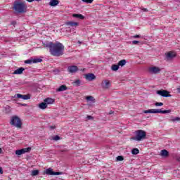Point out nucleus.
Instances as JSON below:
<instances>
[{
    "mask_svg": "<svg viewBox=\"0 0 180 180\" xmlns=\"http://www.w3.org/2000/svg\"><path fill=\"white\" fill-rule=\"evenodd\" d=\"M43 45L46 49H49L51 56L54 57H61L64 54V45L60 42L44 41Z\"/></svg>",
    "mask_w": 180,
    "mask_h": 180,
    "instance_id": "nucleus-1",
    "label": "nucleus"
},
{
    "mask_svg": "<svg viewBox=\"0 0 180 180\" xmlns=\"http://www.w3.org/2000/svg\"><path fill=\"white\" fill-rule=\"evenodd\" d=\"M13 9L15 13H26L27 6L23 2L15 1H14Z\"/></svg>",
    "mask_w": 180,
    "mask_h": 180,
    "instance_id": "nucleus-2",
    "label": "nucleus"
},
{
    "mask_svg": "<svg viewBox=\"0 0 180 180\" xmlns=\"http://www.w3.org/2000/svg\"><path fill=\"white\" fill-rule=\"evenodd\" d=\"M146 136H147V134L145 131L139 129L136 131V136L133 138L134 140L136 141H141V140H144L146 139Z\"/></svg>",
    "mask_w": 180,
    "mask_h": 180,
    "instance_id": "nucleus-3",
    "label": "nucleus"
},
{
    "mask_svg": "<svg viewBox=\"0 0 180 180\" xmlns=\"http://www.w3.org/2000/svg\"><path fill=\"white\" fill-rule=\"evenodd\" d=\"M143 113H162L163 115H165V113H171V110H162L161 109H149L143 111Z\"/></svg>",
    "mask_w": 180,
    "mask_h": 180,
    "instance_id": "nucleus-4",
    "label": "nucleus"
},
{
    "mask_svg": "<svg viewBox=\"0 0 180 180\" xmlns=\"http://www.w3.org/2000/svg\"><path fill=\"white\" fill-rule=\"evenodd\" d=\"M10 124L12 126H15L18 129H20L22 127V121H20V118L18 116H14L11 118Z\"/></svg>",
    "mask_w": 180,
    "mask_h": 180,
    "instance_id": "nucleus-5",
    "label": "nucleus"
},
{
    "mask_svg": "<svg viewBox=\"0 0 180 180\" xmlns=\"http://www.w3.org/2000/svg\"><path fill=\"white\" fill-rule=\"evenodd\" d=\"M156 94L158 95H160V96H162L163 98H171V94H169V91L164 89L158 90L156 91Z\"/></svg>",
    "mask_w": 180,
    "mask_h": 180,
    "instance_id": "nucleus-6",
    "label": "nucleus"
},
{
    "mask_svg": "<svg viewBox=\"0 0 180 180\" xmlns=\"http://www.w3.org/2000/svg\"><path fill=\"white\" fill-rule=\"evenodd\" d=\"M45 174L46 175H63V172H53V169L49 168L45 170Z\"/></svg>",
    "mask_w": 180,
    "mask_h": 180,
    "instance_id": "nucleus-7",
    "label": "nucleus"
},
{
    "mask_svg": "<svg viewBox=\"0 0 180 180\" xmlns=\"http://www.w3.org/2000/svg\"><path fill=\"white\" fill-rule=\"evenodd\" d=\"M14 98H17L18 99H23V101H27L30 99V95H23L20 94H17L14 96Z\"/></svg>",
    "mask_w": 180,
    "mask_h": 180,
    "instance_id": "nucleus-8",
    "label": "nucleus"
},
{
    "mask_svg": "<svg viewBox=\"0 0 180 180\" xmlns=\"http://www.w3.org/2000/svg\"><path fill=\"white\" fill-rule=\"evenodd\" d=\"M110 81L108 79L103 80L101 83V86L103 89H109V88H110Z\"/></svg>",
    "mask_w": 180,
    "mask_h": 180,
    "instance_id": "nucleus-9",
    "label": "nucleus"
},
{
    "mask_svg": "<svg viewBox=\"0 0 180 180\" xmlns=\"http://www.w3.org/2000/svg\"><path fill=\"white\" fill-rule=\"evenodd\" d=\"M149 72L150 74H158L161 72V69L157 66H153L149 68Z\"/></svg>",
    "mask_w": 180,
    "mask_h": 180,
    "instance_id": "nucleus-10",
    "label": "nucleus"
},
{
    "mask_svg": "<svg viewBox=\"0 0 180 180\" xmlns=\"http://www.w3.org/2000/svg\"><path fill=\"white\" fill-rule=\"evenodd\" d=\"M68 71L70 74H75L78 71V67L77 65L68 66Z\"/></svg>",
    "mask_w": 180,
    "mask_h": 180,
    "instance_id": "nucleus-11",
    "label": "nucleus"
},
{
    "mask_svg": "<svg viewBox=\"0 0 180 180\" xmlns=\"http://www.w3.org/2000/svg\"><path fill=\"white\" fill-rule=\"evenodd\" d=\"M43 60L40 58H35V59H28L25 61V64H32L33 63L34 64H36L37 63H41Z\"/></svg>",
    "mask_w": 180,
    "mask_h": 180,
    "instance_id": "nucleus-12",
    "label": "nucleus"
},
{
    "mask_svg": "<svg viewBox=\"0 0 180 180\" xmlns=\"http://www.w3.org/2000/svg\"><path fill=\"white\" fill-rule=\"evenodd\" d=\"M85 79H86L87 81H94V79H96V77L95 76V75L92 74V73H89L85 75Z\"/></svg>",
    "mask_w": 180,
    "mask_h": 180,
    "instance_id": "nucleus-13",
    "label": "nucleus"
},
{
    "mask_svg": "<svg viewBox=\"0 0 180 180\" xmlns=\"http://www.w3.org/2000/svg\"><path fill=\"white\" fill-rule=\"evenodd\" d=\"M25 70V68H18V69H17V70H15L13 72V74L15 75H20V74H23V70Z\"/></svg>",
    "mask_w": 180,
    "mask_h": 180,
    "instance_id": "nucleus-14",
    "label": "nucleus"
},
{
    "mask_svg": "<svg viewBox=\"0 0 180 180\" xmlns=\"http://www.w3.org/2000/svg\"><path fill=\"white\" fill-rule=\"evenodd\" d=\"M67 89H68L67 86H65V85H61L60 86H59V87L56 89V91H57V92H63V91H67Z\"/></svg>",
    "mask_w": 180,
    "mask_h": 180,
    "instance_id": "nucleus-15",
    "label": "nucleus"
},
{
    "mask_svg": "<svg viewBox=\"0 0 180 180\" xmlns=\"http://www.w3.org/2000/svg\"><path fill=\"white\" fill-rule=\"evenodd\" d=\"M72 17L76 18V19H80V20H84V19H85V16L82 14H73Z\"/></svg>",
    "mask_w": 180,
    "mask_h": 180,
    "instance_id": "nucleus-16",
    "label": "nucleus"
},
{
    "mask_svg": "<svg viewBox=\"0 0 180 180\" xmlns=\"http://www.w3.org/2000/svg\"><path fill=\"white\" fill-rule=\"evenodd\" d=\"M58 4H60V1H58V0H51V1L49 2L50 6H57Z\"/></svg>",
    "mask_w": 180,
    "mask_h": 180,
    "instance_id": "nucleus-17",
    "label": "nucleus"
},
{
    "mask_svg": "<svg viewBox=\"0 0 180 180\" xmlns=\"http://www.w3.org/2000/svg\"><path fill=\"white\" fill-rule=\"evenodd\" d=\"M44 102L46 103V105H53V103H54V99L47 98L44 100Z\"/></svg>",
    "mask_w": 180,
    "mask_h": 180,
    "instance_id": "nucleus-18",
    "label": "nucleus"
},
{
    "mask_svg": "<svg viewBox=\"0 0 180 180\" xmlns=\"http://www.w3.org/2000/svg\"><path fill=\"white\" fill-rule=\"evenodd\" d=\"M67 26H71L72 27H74V26H77L78 22H72V21H69L66 22Z\"/></svg>",
    "mask_w": 180,
    "mask_h": 180,
    "instance_id": "nucleus-19",
    "label": "nucleus"
},
{
    "mask_svg": "<svg viewBox=\"0 0 180 180\" xmlns=\"http://www.w3.org/2000/svg\"><path fill=\"white\" fill-rule=\"evenodd\" d=\"M168 150H165V149H163L161 150V153H160V155L162 157H168Z\"/></svg>",
    "mask_w": 180,
    "mask_h": 180,
    "instance_id": "nucleus-20",
    "label": "nucleus"
},
{
    "mask_svg": "<svg viewBox=\"0 0 180 180\" xmlns=\"http://www.w3.org/2000/svg\"><path fill=\"white\" fill-rule=\"evenodd\" d=\"M176 55L174 52H169L167 54V58H174Z\"/></svg>",
    "mask_w": 180,
    "mask_h": 180,
    "instance_id": "nucleus-21",
    "label": "nucleus"
},
{
    "mask_svg": "<svg viewBox=\"0 0 180 180\" xmlns=\"http://www.w3.org/2000/svg\"><path fill=\"white\" fill-rule=\"evenodd\" d=\"M39 109H46L47 108V104L46 102H42L39 105Z\"/></svg>",
    "mask_w": 180,
    "mask_h": 180,
    "instance_id": "nucleus-22",
    "label": "nucleus"
},
{
    "mask_svg": "<svg viewBox=\"0 0 180 180\" xmlns=\"http://www.w3.org/2000/svg\"><path fill=\"white\" fill-rule=\"evenodd\" d=\"M118 65L120 67H123V65H126V60L123 59L119 61Z\"/></svg>",
    "mask_w": 180,
    "mask_h": 180,
    "instance_id": "nucleus-23",
    "label": "nucleus"
},
{
    "mask_svg": "<svg viewBox=\"0 0 180 180\" xmlns=\"http://www.w3.org/2000/svg\"><path fill=\"white\" fill-rule=\"evenodd\" d=\"M73 85L75 86H79L81 85V81L79 79L74 80Z\"/></svg>",
    "mask_w": 180,
    "mask_h": 180,
    "instance_id": "nucleus-24",
    "label": "nucleus"
},
{
    "mask_svg": "<svg viewBox=\"0 0 180 180\" xmlns=\"http://www.w3.org/2000/svg\"><path fill=\"white\" fill-rule=\"evenodd\" d=\"M21 150H22V154H25V153H30L32 148L28 147V148H22Z\"/></svg>",
    "mask_w": 180,
    "mask_h": 180,
    "instance_id": "nucleus-25",
    "label": "nucleus"
},
{
    "mask_svg": "<svg viewBox=\"0 0 180 180\" xmlns=\"http://www.w3.org/2000/svg\"><path fill=\"white\" fill-rule=\"evenodd\" d=\"M5 113H11V107L9 105H6L4 108Z\"/></svg>",
    "mask_w": 180,
    "mask_h": 180,
    "instance_id": "nucleus-26",
    "label": "nucleus"
},
{
    "mask_svg": "<svg viewBox=\"0 0 180 180\" xmlns=\"http://www.w3.org/2000/svg\"><path fill=\"white\" fill-rule=\"evenodd\" d=\"M119 65H112L111 70H112V71H117V70H119Z\"/></svg>",
    "mask_w": 180,
    "mask_h": 180,
    "instance_id": "nucleus-27",
    "label": "nucleus"
},
{
    "mask_svg": "<svg viewBox=\"0 0 180 180\" xmlns=\"http://www.w3.org/2000/svg\"><path fill=\"white\" fill-rule=\"evenodd\" d=\"M131 153H132V154H134V155H137V154H139V153H140V150H139V149L135 148L131 150Z\"/></svg>",
    "mask_w": 180,
    "mask_h": 180,
    "instance_id": "nucleus-28",
    "label": "nucleus"
},
{
    "mask_svg": "<svg viewBox=\"0 0 180 180\" xmlns=\"http://www.w3.org/2000/svg\"><path fill=\"white\" fill-rule=\"evenodd\" d=\"M86 101H89L90 102H94L95 101V98H94V96H86Z\"/></svg>",
    "mask_w": 180,
    "mask_h": 180,
    "instance_id": "nucleus-29",
    "label": "nucleus"
},
{
    "mask_svg": "<svg viewBox=\"0 0 180 180\" xmlns=\"http://www.w3.org/2000/svg\"><path fill=\"white\" fill-rule=\"evenodd\" d=\"M39 170H32L31 175L32 176H36L39 174Z\"/></svg>",
    "mask_w": 180,
    "mask_h": 180,
    "instance_id": "nucleus-30",
    "label": "nucleus"
},
{
    "mask_svg": "<svg viewBox=\"0 0 180 180\" xmlns=\"http://www.w3.org/2000/svg\"><path fill=\"white\" fill-rule=\"evenodd\" d=\"M15 154H16L17 155H22V154H23V150H22V149H20V150H17L15 151Z\"/></svg>",
    "mask_w": 180,
    "mask_h": 180,
    "instance_id": "nucleus-31",
    "label": "nucleus"
},
{
    "mask_svg": "<svg viewBox=\"0 0 180 180\" xmlns=\"http://www.w3.org/2000/svg\"><path fill=\"white\" fill-rule=\"evenodd\" d=\"M117 161H123L124 160V158H123V156H117L116 158Z\"/></svg>",
    "mask_w": 180,
    "mask_h": 180,
    "instance_id": "nucleus-32",
    "label": "nucleus"
},
{
    "mask_svg": "<svg viewBox=\"0 0 180 180\" xmlns=\"http://www.w3.org/2000/svg\"><path fill=\"white\" fill-rule=\"evenodd\" d=\"M180 117H176L173 119H172V122H179Z\"/></svg>",
    "mask_w": 180,
    "mask_h": 180,
    "instance_id": "nucleus-33",
    "label": "nucleus"
},
{
    "mask_svg": "<svg viewBox=\"0 0 180 180\" xmlns=\"http://www.w3.org/2000/svg\"><path fill=\"white\" fill-rule=\"evenodd\" d=\"M82 2H85L86 4H92L94 2V0H82Z\"/></svg>",
    "mask_w": 180,
    "mask_h": 180,
    "instance_id": "nucleus-34",
    "label": "nucleus"
},
{
    "mask_svg": "<svg viewBox=\"0 0 180 180\" xmlns=\"http://www.w3.org/2000/svg\"><path fill=\"white\" fill-rule=\"evenodd\" d=\"M60 136H58V135H56V136H55L53 139H52V140H54V141H58V140H60Z\"/></svg>",
    "mask_w": 180,
    "mask_h": 180,
    "instance_id": "nucleus-35",
    "label": "nucleus"
},
{
    "mask_svg": "<svg viewBox=\"0 0 180 180\" xmlns=\"http://www.w3.org/2000/svg\"><path fill=\"white\" fill-rule=\"evenodd\" d=\"M163 105H164L163 103H158V102H157V103H155V106H163Z\"/></svg>",
    "mask_w": 180,
    "mask_h": 180,
    "instance_id": "nucleus-36",
    "label": "nucleus"
},
{
    "mask_svg": "<svg viewBox=\"0 0 180 180\" xmlns=\"http://www.w3.org/2000/svg\"><path fill=\"white\" fill-rule=\"evenodd\" d=\"M86 119H88V120H92V119H94V117L91 116V115H88L86 117Z\"/></svg>",
    "mask_w": 180,
    "mask_h": 180,
    "instance_id": "nucleus-37",
    "label": "nucleus"
},
{
    "mask_svg": "<svg viewBox=\"0 0 180 180\" xmlns=\"http://www.w3.org/2000/svg\"><path fill=\"white\" fill-rule=\"evenodd\" d=\"M139 43H140L139 41H132V44H139Z\"/></svg>",
    "mask_w": 180,
    "mask_h": 180,
    "instance_id": "nucleus-38",
    "label": "nucleus"
},
{
    "mask_svg": "<svg viewBox=\"0 0 180 180\" xmlns=\"http://www.w3.org/2000/svg\"><path fill=\"white\" fill-rule=\"evenodd\" d=\"M133 37H134V39H139V38L141 37V35H135Z\"/></svg>",
    "mask_w": 180,
    "mask_h": 180,
    "instance_id": "nucleus-39",
    "label": "nucleus"
},
{
    "mask_svg": "<svg viewBox=\"0 0 180 180\" xmlns=\"http://www.w3.org/2000/svg\"><path fill=\"white\" fill-rule=\"evenodd\" d=\"M142 11L143 12H148V10L147 8H142Z\"/></svg>",
    "mask_w": 180,
    "mask_h": 180,
    "instance_id": "nucleus-40",
    "label": "nucleus"
},
{
    "mask_svg": "<svg viewBox=\"0 0 180 180\" xmlns=\"http://www.w3.org/2000/svg\"><path fill=\"white\" fill-rule=\"evenodd\" d=\"M50 129H51L53 130V129H56V127H54V126H51V127H50Z\"/></svg>",
    "mask_w": 180,
    "mask_h": 180,
    "instance_id": "nucleus-41",
    "label": "nucleus"
},
{
    "mask_svg": "<svg viewBox=\"0 0 180 180\" xmlns=\"http://www.w3.org/2000/svg\"><path fill=\"white\" fill-rule=\"evenodd\" d=\"M178 93L180 94V87L177 88Z\"/></svg>",
    "mask_w": 180,
    "mask_h": 180,
    "instance_id": "nucleus-42",
    "label": "nucleus"
},
{
    "mask_svg": "<svg viewBox=\"0 0 180 180\" xmlns=\"http://www.w3.org/2000/svg\"><path fill=\"white\" fill-rule=\"evenodd\" d=\"M0 174H3L2 168L0 167Z\"/></svg>",
    "mask_w": 180,
    "mask_h": 180,
    "instance_id": "nucleus-43",
    "label": "nucleus"
},
{
    "mask_svg": "<svg viewBox=\"0 0 180 180\" xmlns=\"http://www.w3.org/2000/svg\"><path fill=\"white\" fill-rule=\"evenodd\" d=\"M27 2H33V0H27Z\"/></svg>",
    "mask_w": 180,
    "mask_h": 180,
    "instance_id": "nucleus-44",
    "label": "nucleus"
},
{
    "mask_svg": "<svg viewBox=\"0 0 180 180\" xmlns=\"http://www.w3.org/2000/svg\"><path fill=\"white\" fill-rule=\"evenodd\" d=\"M0 154H2V148H0Z\"/></svg>",
    "mask_w": 180,
    "mask_h": 180,
    "instance_id": "nucleus-45",
    "label": "nucleus"
},
{
    "mask_svg": "<svg viewBox=\"0 0 180 180\" xmlns=\"http://www.w3.org/2000/svg\"><path fill=\"white\" fill-rule=\"evenodd\" d=\"M112 113H113V112H112V111H111V112H110V115H112Z\"/></svg>",
    "mask_w": 180,
    "mask_h": 180,
    "instance_id": "nucleus-46",
    "label": "nucleus"
}]
</instances>
